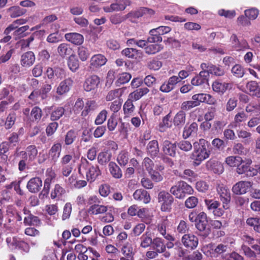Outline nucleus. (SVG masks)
<instances>
[{
	"label": "nucleus",
	"instance_id": "1",
	"mask_svg": "<svg viewBox=\"0 0 260 260\" xmlns=\"http://www.w3.org/2000/svg\"><path fill=\"white\" fill-rule=\"evenodd\" d=\"M208 146V142L203 139H200L199 142L194 143V150L191 155L194 165L199 166L209 157L210 151L207 149Z\"/></svg>",
	"mask_w": 260,
	"mask_h": 260
},
{
	"label": "nucleus",
	"instance_id": "2",
	"mask_svg": "<svg viewBox=\"0 0 260 260\" xmlns=\"http://www.w3.org/2000/svg\"><path fill=\"white\" fill-rule=\"evenodd\" d=\"M170 192L176 198L184 199L187 194H191L193 192L192 187L183 181H179L176 185L171 187Z\"/></svg>",
	"mask_w": 260,
	"mask_h": 260
},
{
	"label": "nucleus",
	"instance_id": "3",
	"mask_svg": "<svg viewBox=\"0 0 260 260\" xmlns=\"http://www.w3.org/2000/svg\"><path fill=\"white\" fill-rule=\"evenodd\" d=\"M158 200L161 204L162 211L168 212L171 210L174 198L169 192L165 191H160L158 195Z\"/></svg>",
	"mask_w": 260,
	"mask_h": 260
},
{
	"label": "nucleus",
	"instance_id": "4",
	"mask_svg": "<svg viewBox=\"0 0 260 260\" xmlns=\"http://www.w3.org/2000/svg\"><path fill=\"white\" fill-rule=\"evenodd\" d=\"M217 191L222 202L223 208L224 209H229L230 207L229 203L231 199L230 190L225 186L221 185L218 186Z\"/></svg>",
	"mask_w": 260,
	"mask_h": 260
},
{
	"label": "nucleus",
	"instance_id": "5",
	"mask_svg": "<svg viewBox=\"0 0 260 260\" xmlns=\"http://www.w3.org/2000/svg\"><path fill=\"white\" fill-rule=\"evenodd\" d=\"M205 203L208 210L213 213L214 216L220 217L223 215L224 210L223 207H219L220 203L213 200H205Z\"/></svg>",
	"mask_w": 260,
	"mask_h": 260
},
{
	"label": "nucleus",
	"instance_id": "6",
	"mask_svg": "<svg viewBox=\"0 0 260 260\" xmlns=\"http://www.w3.org/2000/svg\"><path fill=\"white\" fill-rule=\"evenodd\" d=\"M47 78L51 81H55L65 77L66 73L63 69L58 67L48 68L46 72Z\"/></svg>",
	"mask_w": 260,
	"mask_h": 260
},
{
	"label": "nucleus",
	"instance_id": "7",
	"mask_svg": "<svg viewBox=\"0 0 260 260\" xmlns=\"http://www.w3.org/2000/svg\"><path fill=\"white\" fill-rule=\"evenodd\" d=\"M252 185V183L251 182L240 181L233 185L232 190L235 194H244L247 192Z\"/></svg>",
	"mask_w": 260,
	"mask_h": 260
},
{
	"label": "nucleus",
	"instance_id": "8",
	"mask_svg": "<svg viewBox=\"0 0 260 260\" xmlns=\"http://www.w3.org/2000/svg\"><path fill=\"white\" fill-rule=\"evenodd\" d=\"M100 82V78L96 75L88 77L84 82L83 87L85 91H91L97 89Z\"/></svg>",
	"mask_w": 260,
	"mask_h": 260
},
{
	"label": "nucleus",
	"instance_id": "9",
	"mask_svg": "<svg viewBox=\"0 0 260 260\" xmlns=\"http://www.w3.org/2000/svg\"><path fill=\"white\" fill-rule=\"evenodd\" d=\"M230 40L232 47L236 51H242L249 48V46L245 40L240 41L235 34L231 36Z\"/></svg>",
	"mask_w": 260,
	"mask_h": 260
},
{
	"label": "nucleus",
	"instance_id": "10",
	"mask_svg": "<svg viewBox=\"0 0 260 260\" xmlns=\"http://www.w3.org/2000/svg\"><path fill=\"white\" fill-rule=\"evenodd\" d=\"M107 61V58L102 54L94 55L90 58L89 67L92 70L98 69L105 65Z\"/></svg>",
	"mask_w": 260,
	"mask_h": 260
},
{
	"label": "nucleus",
	"instance_id": "11",
	"mask_svg": "<svg viewBox=\"0 0 260 260\" xmlns=\"http://www.w3.org/2000/svg\"><path fill=\"white\" fill-rule=\"evenodd\" d=\"M182 242L185 247L193 249L198 245V238L193 234H185L182 238Z\"/></svg>",
	"mask_w": 260,
	"mask_h": 260
},
{
	"label": "nucleus",
	"instance_id": "12",
	"mask_svg": "<svg viewBox=\"0 0 260 260\" xmlns=\"http://www.w3.org/2000/svg\"><path fill=\"white\" fill-rule=\"evenodd\" d=\"M162 150L166 155L174 157L176 155V145L168 140H163L161 143Z\"/></svg>",
	"mask_w": 260,
	"mask_h": 260
},
{
	"label": "nucleus",
	"instance_id": "13",
	"mask_svg": "<svg viewBox=\"0 0 260 260\" xmlns=\"http://www.w3.org/2000/svg\"><path fill=\"white\" fill-rule=\"evenodd\" d=\"M192 100L198 102V106L201 103H206L209 105H215L216 100L210 94L206 93H198L192 95Z\"/></svg>",
	"mask_w": 260,
	"mask_h": 260
},
{
	"label": "nucleus",
	"instance_id": "14",
	"mask_svg": "<svg viewBox=\"0 0 260 260\" xmlns=\"http://www.w3.org/2000/svg\"><path fill=\"white\" fill-rule=\"evenodd\" d=\"M73 83V80L68 78L60 82L56 88V93L59 95H62L68 92Z\"/></svg>",
	"mask_w": 260,
	"mask_h": 260
},
{
	"label": "nucleus",
	"instance_id": "15",
	"mask_svg": "<svg viewBox=\"0 0 260 260\" xmlns=\"http://www.w3.org/2000/svg\"><path fill=\"white\" fill-rule=\"evenodd\" d=\"M201 68L205 70L209 74H214L216 76H222L224 74V71L222 67L216 66L213 64H209L206 63H202L201 64Z\"/></svg>",
	"mask_w": 260,
	"mask_h": 260
},
{
	"label": "nucleus",
	"instance_id": "16",
	"mask_svg": "<svg viewBox=\"0 0 260 260\" xmlns=\"http://www.w3.org/2000/svg\"><path fill=\"white\" fill-rule=\"evenodd\" d=\"M35 60L36 57L34 52L28 51L21 55L20 63L22 67L28 68L34 64Z\"/></svg>",
	"mask_w": 260,
	"mask_h": 260
},
{
	"label": "nucleus",
	"instance_id": "17",
	"mask_svg": "<svg viewBox=\"0 0 260 260\" xmlns=\"http://www.w3.org/2000/svg\"><path fill=\"white\" fill-rule=\"evenodd\" d=\"M121 53L127 58L136 60H140L143 56L140 50L133 48H126L122 51Z\"/></svg>",
	"mask_w": 260,
	"mask_h": 260
},
{
	"label": "nucleus",
	"instance_id": "18",
	"mask_svg": "<svg viewBox=\"0 0 260 260\" xmlns=\"http://www.w3.org/2000/svg\"><path fill=\"white\" fill-rule=\"evenodd\" d=\"M42 186V180L39 177L30 179L27 184V188L32 193L38 192Z\"/></svg>",
	"mask_w": 260,
	"mask_h": 260
},
{
	"label": "nucleus",
	"instance_id": "19",
	"mask_svg": "<svg viewBox=\"0 0 260 260\" xmlns=\"http://www.w3.org/2000/svg\"><path fill=\"white\" fill-rule=\"evenodd\" d=\"M101 175V171L97 165L89 166L86 172V179L90 182H93Z\"/></svg>",
	"mask_w": 260,
	"mask_h": 260
},
{
	"label": "nucleus",
	"instance_id": "20",
	"mask_svg": "<svg viewBox=\"0 0 260 260\" xmlns=\"http://www.w3.org/2000/svg\"><path fill=\"white\" fill-rule=\"evenodd\" d=\"M208 81V73L206 70L200 72L199 75L192 79L191 83L192 85L199 86Z\"/></svg>",
	"mask_w": 260,
	"mask_h": 260
},
{
	"label": "nucleus",
	"instance_id": "21",
	"mask_svg": "<svg viewBox=\"0 0 260 260\" xmlns=\"http://www.w3.org/2000/svg\"><path fill=\"white\" fill-rule=\"evenodd\" d=\"M64 38L68 42L76 45H80L84 42L83 36L79 33H68L65 35Z\"/></svg>",
	"mask_w": 260,
	"mask_h": 260
},
{
	"label": "nucleus",
	"instance_id": "22",
	"mask_svg": "<svg viewBox=\"0 0 260 260\" xmlns=\"http://www.w3.org/2000/svg\"><path fill=\"white\" fill-rule=\"evenodd\" d=\"M62 146L59 143L54 144L49 152V158L51 161L56 162L60 155Z\"/></svg>",
	"mask_w": 260,
	"mask_h": 260
},
{
	"label": "nucleus",
	"instance_id": "23",
	"mask_svg": "<svg viewBox=\"0 0 260 260\" xmlns=\"http://www.w3.org/2000/svg\"><path fill=\"white\" fill-rule=\"evenodd\" d=\"M133 197L135 200L141 201L145 204L148 203L150 201L149 194L143 189L136 190L133 193Z\"/></svg>",
	"mask_w": 260,
	"mask_h": 260
},
{
	"label": "nucleus",
	"instance_id": "24",
	"mask_svg": "<svg viewBox=\"0 0 260 260\" xmlns=\"http://www.w3.org/2000/svg\"><path fill=\"white\" fill-rule=\"evenodd\" d=\"M207 224V214L204 212L199 213L196 224V226L197 229L200 231H204L206 229Z\"/></svg>",
	"mask_w": 260,
	"mask_h": 260
},
{
	"label": "nucleus",
	"instance_id": "25",
	"mask_svg": "<svg viewBox=\"0 0 260 260\" xmlns=\"http://www.w3.org/2000/svg\"><path fill=\"white\" fill-rule=\"evenodd\" d=\"M246 87L250 94L257 97L260 96V86L257 82L255 81L248 82Z\"/></svg>",
	"mask_w": 260,
	"mask_h": 260
},
{
	"label": "nucleus",
	"instance_id": "26",
	"mask_svg": "<svg viewBox=\"0 0 260 260\" xmlns=\"http://www.w3.org/2000/svg\"><path fill=\"white\" fill-rule=\"evenodd\" d=\"M229 86V83L222 82L219 80L215 81L212 85L213 91L219 94L224 93L228 88Z\"/></svg>",
	"mask_w": 260,
	"mask_h": 260
},
{
	"label": "nucleus",
	"instance_id": "27",
	"mask_svg": "<svg viewBox=\"0 0 260 260\" xmlns=\"http://www.w3.org/2000/svg\"><path fill=\"white\" fill-rule=\"evenodd\" d=\"M111 157L112 153L110 151L105 148L98 154V160L99 164L105 165L111 160Z\"/></svg>",
	"mask_w": 260,
	"mask_h": 260
},
{
	"label": "nucleus",
	"instance_id": "28",
	"mask_svg": "<svg viewBox=\"0 0 260 260\" xmlns=\"http://www.w3.org/2000/svg\"><path fill=\"white\" fill-rule=\"evenodd\" d=\"M147 152L152 156H155L159 149L157 141L154 140L150 141L147 146Z\"/></svg>",
	"mask_w": 260,
	"mask_h": 260
},
{
	"label": "nucleus",
	"instance_id": "29",
	"mask_svg": "<svg viewBox=\"0 0 260 260\" xmlns=\"http://www.w3.org/2000/svg\"><path fill=\"white\" fill-rule=\"evenodd\" d=\"M186 120V114L183 111H179L175 115L173 119V123L175 126H183Z\"/></svg>",
	"mask_w": 260,
	"mask_h": 260
},
{
	"label": "nucleus",
	"instance_id": "30",
	"mask_svg": "<svg viewBox=\"0 0 260 260\" xmlns=\"http://www.w3.org/2000/svg\"><path fill=\"white\" fill-rule=\"evenodd\" d=\"M98 108V104L95 101L88 100L85 104L84 110L82 111L81 115L86 116L89 112L95 110Z\"/></svg>",
	"mask_w": 260,
	"mask_h": 260
},
{
	"label": "nucleus",
	"instance_id": "31",
	"mask_svg": "<svg viewBox=\"0 0 260 260\" xmlns=\"http://www.w3.org/2000/svg\"><path fill=\"white\" fill-rule=\"evenodd\" d=\"M57 52L61 57H65L67 55H71L72 49L70 45L67 43H61L57 47Z\"/></svg>",
	"mask_w": 260,
	"mask_h": 260
},
{
	"label": "nucleus",
	"instance_id": "32",
	"mask_svg": "<svg viewBox=\"0 0 260 260\" xmlns=\"http://www.w3.org/2000/svg\"><path fill=\"white\" fill-rule=\"evenodd\" d=\"M152 244L153 249L158 253H162L166 250V245L161 238L157 237L153 239Z\"/></svg>",
	"mask_w": 260,
	"mask_h": 260
},
{
	"label": "nucleus",
	"instance_id": "33",
	"mask_svg": "<svg viewBox=\"0 0 260 260\" xmlns=\"http://www.w3.org/2000/svg\"><path fill=\"white\" fill-rule=\"evenodd\" d=\"M135 109L133 101L128 99L123 106V110L125 116L129 117L132 115Z\"/></svg>",
	"mask_w": 260,
	"mask_h": 260
},
{
	"label": "nucleus",
	"instance_id": "34",
	"mask_svg": "<svg viewBox=\"0 0 260 260\" xmlns=\"http://www.w3.org/2000/svg\"><path fill=\"white\" fill-rule=\"evenodd\" d=\"M23 223L25 225L38 226L41 224V222L38 217L28 214L24 217Z\"/></svg>",
	"mask_w": 260,
	"mask_h": 260
},
{
	"label": "nucleus",
	"instance_id": "35",
	"mask_svg": "<svg viewBox=\"0 0 260 260\" xmlns=\"http://www.w3.org/2000/svg\"><path fill=\"white\" fill-rule=\"evenodd\" d=\"M27 20L25 19H18L15 20L6 28L4 34L6 35H9L11 31L17 29L20 25L25 24Z\"/></svg>",
	"mask_w": 260,
	"mask_h": 260
},
{
	"label": "nucleus",
	"instance_id": "36",
	"mask_svg": "<svg viewBox=\"0 0 260 260\" xmlns=\"http://www.w3.org/2000/svg\"><path fill=\"white\" fill-rule=\"evenodd\" d=\"M109 169L110 173L115 178L119 179L122 177V172L120 168L114 162H110L109 164Z\"/></svg>",
	"mask_w": 260,
	"mask_h": 260
},
{
	"label": "nucleus",
	"instance_id": "37",
	"mask_svg": "<svg viewBox=\"0 0 260 260\" xmlns=\"http://www.w3.org/2000/svg\"><path fill=\"white\" fill-rule=\"evenodd\" d=\"M107 207L104 205L94 204L91 205L89 208V212L91 214L97 215L103 214L107 211Z\"/></svg>",
	"mask_w": 260,
	"mask_h": 260
},
{
	"label": "nucleus",
	"instance_id": "38",
	"mask_svg": "<svg viewBox=\"0 0 260 260\" xmlns=\"http://www.w3.org/2000/svg\"><path fill=\"white\" fill-rule=\"evenodd\" d=\"M198 130V124L196 122L192 123L189 126H185L183 132V136L184 138H188L192 134H196Z\"/></svg>",
	"mask_w": 260,
	"mask_h": 260
},
{
	"label": "nucleus",
	"instance_id": "39",
	"mask_svg": "<svg viewBox=\"0 0 260 260\" xmlns=\"http://www.w3.org/2000/svg\"><path fill=\"white\" fill-rule=\"evenodd\" d=\"M140 239L141 241L140 246L142 248H147L152 244L153 240L151 238V234L148 232L143 234Z\"/></svg>",
	"mask_w": 260,
	"mask_h": 260
},
{
	"label": "nucleus",
	"instance_id": "40",
	"mask_svg": "<svg viewBox=\"0 0 260 260\" xmlns=\"http://www.w3.org/2000/svg\"><path fill=\"white\" fill-rule=\"evenodd\" d=\"M68 66L72 72H76L79 67L78 59L74 54L71 55L68 60Z\"/></svg>",
	"mask_w": 260,
	"mask_h": 260
},
{
	"label": "nucleus",
	"instance_id": "41",
	"mask_svg": "<svg viewBox=\"0 0 260 260\" xmlns=\"http://www.w3.org/2000/svg\"><path fill=\"white\" fill-rule=\"evenodd\" d=\"M77 55L82 61H86L90 56V52L88 49L84 46H80L77 49Z\"/></svg>",
	"mask_w": 260,
	"mask_h": 260
},
{
	"label": "nucleus",
	"instance_id": "42",
	"mask_svg": "<svg viewBox=\"0 0 260 260\" xmlns=\"http://www.w3.org/2000/svg\"><path fill=\"white\" fill-rule=\"evenodd\" d=\"M78 134L75 131L71 129L64 136V143L67 145L72 144L76 140Z\"/></svg>",
	"mask_w": 260,
	"mask_h": 260
},
{
	"label": "nucleus",
	"instance_id": "43",
	"mask_svg": "<svg viewBox=\"0 0 260 260\" xmlns=\"http://www.w3.org/2000/svg\"><path fill=\"white\" fill-rule=\"evenodd\" d=\"M123 90L120 88L110 90L106 96V100L108 102L112 101L116 98L120 97L123 93Z\"/></svg>",
	"mask_w": 260,
	"mask_h": 260
},
{
	"label": "nucleus",
	"instance_id": "44",
	"mask_svg": "<svg viewBox=\"0 0 260 260\" xmlns=\"http://www.w3.org/2000/svg\"><path fill=\"white\" fill-rule=\"evenodd\" d=\"M64 189L59 184H56L54 189L52 190L51 193V198L52 199H60L62 196L65 193Z\"/></svg>",
	"mask_w": 260,
	"mask_h": 260
},
{
	"label": "nucleus",
	"instance_id": "45",
	"mask_svg": "<svg viewBox=\"0 0 260 260\" xmlns=\"http://www.w3.org/2000/svg\"><path fill=\"white\" fill-rule=\"evenodd\" d=\"M163 49V46L160 44H150L145 48V53L149 55L155 54Z\"/></svg>",
	"mask_w": 260,
	"mask_h": 260
},
{
	"label": "nucleus",
	"instance_id": "46",
	"mask_svg": "<svg viewBox=\"0 0 260 260\" xmlns=\"http://www.w3.org/2000/svg\"><path fill=\"white\" fill-rule=\"evenodd\" d=\"M251 162L250 160L246 162L242 159V162H240V164L237 167V172L239 174H245L246 175Z\"/></svg>",
	"mask_w": 260,
	"mask_h": 260
},
{
	"label": "nucleus",
	"instance_id": "47",
	"mask_svg": "<svg viewBox=\"0 0 260 260\" xmlns=\"http://www.w3.org/2000/svg\"><path fill=\"white\" fill-rule=\"evenodd\" d=\"M226 164L231 167H237L240 162H242V158L240 156H230L225 158Z\"/></svg>",
	"mask_w": 260,
	"mask_h": 260
},
{
	"label": "nucleus",
	"instance_id": "48",
	"mask_svg": "<svg viewBox=\"0 0 260 260\" xmlns=\"http://www.w3.org/2000/svg\"><path fill=\"white\" fill-rule=\"evenodd\" d=\"M170 113H169L163 118L162 121L159 124V131L160 132H163L167 128L171 126V122L170 120Z\"/></svg>",
	"mask_w": 260,
	"mask_h": 260
},
{
	"label": "nucleus",
	"instance_id": "49",
	"mask_svg": "<svg viewBox=\"0 0 260 260\" xmlns=\"http://www.w3.org/2000/svg\"><path fill=\"white\" fill-rule=\"evenodd\" d=\"M129 160L128 153L125 151H121L118 155L117 161L121 166H125Z\"/></svg>",
	"mask_w": 260,
	"mask_h": 260
},
{
	"label": "nucleus",
	"instance_id": "50",
	"mask_svg": "<svg viewBox=\"0 0 260 260\" xmlns=\"http://www.w3.org/2000/svg\"><path fill=\"white\" fill-rule=\"evenodd\" d=\"M197 174L190 169H185L181 177L183 179L187 180L188 181L192 182L194 181L197 178Z\"/></svg>",
	"mask_w": 260,
	"mask_h": 260
},
{
	"label": "nucleus",
	"instance_id": "51",
	"mask_svg": "<svg viewBox=\"0 0 260 260\" xmlns=\"http://www.w3.org/2000/svg\"><path fill=\"white\" fill-rule=\"evenodd\" d=\"M248 225L253 226L254 230L260 233V217H251L246 220Z\"/></svg>",
	"mask_w": 260,
	"mask_h": 260
},
{
	"label": "nucleus",
	"instance_id": "52",
	"mask_svg": "<svg viewBox=\"0 0 260 260\" xmlns=\"http://www.w3.org/2000/svg\"><path fill=\"white\" fill-rule=\"evenodd\" d=\"M259 11L255 8H251L244 11V14L250 20H255L258 16Z\"/></svg>",
	"mask_w": 260,
	"mask_h": 260
},
{
	"label": "nucleus",
	"instance_id": "53",
	"mask_svg": "<svg viewBox=\"0 0 260 260\" xmlns=\"http://www.w3.org/2000/svg\"><path fill=\"white\" fill-rule=\"evenodd\" d=\"M231 72L233 75L237 78H242L245 74L244 68L239 64L234 65L231 69Z\"/></svg>",
	"mask_w": 260,
	"mask_h": 260
},
{
	"label": "nucleus",
	"instance_id": "54",
	"mask_svg": "<svg viewBox=\"0 0 260 260\" xmlns=\"http://www.w3.org/2000/svg\"><path fill=\"white\" fill-rule=\"evenodd\" d=\"M247 118V115L244 111L239 112L237 113L234 117L233 124L235 127L237 126L243 121H245Z\"/></svg>",
	"mask_w": 260,
	"mask_h": 260
},
{
	"label": "nucleus",
	"instance_id": "55",
	"mask_svg": "<svg viewBox=\"0 0 260 260\" xmlns=\"http://www.w3.org/2000/svg\"><path fill=\"white\" fill-rule=\"evenodd\" d=\"M170 222L166 217L162 219V221L157 225V231L162 236L166 235L167 227L169 226Z\"/></svg>",
	"mask_w": 260,
	"mask_h": 260
},
{
	"label": "nucleus",
	"instance_id": "56",
	"mask_svg": "<svg viewBox=\"0 0 260 260\" xmlns=\"http://www.w3.org/2000/svg\"><path fill=\"white\" fill-rule=\"evenodd\" d=\"M29 28L28 25H24L20 27H18L13 32V36L16 40L19 39L25 36V31Z\"/></svg>",
	"mask_w": 260,
	"mask_h": 260
},
{
	"label": "nucleus",
	"instance_id": "57",
	"mask_svg": "<svg viewBox=\"0 0 260 260\" xmlns=\"http://www.w3.org/2000/svg\"><path fill=\"white\" fill-rule=\"evenodd\" d=\"M211 164V167L214 173L220 174L224 171L223 165L219 162L216 161H209Z\"/></svg>",
	"mask_w": 260,
	"mask_h": 260
},
{
	"label": "nucleus",
	"instance_id": "58",
	"mask_svg": "<svg viewBox=\"0 0 260 260\" xmlns=\"http://www.w3.org/2000/svg\"><path fill=\"white\" fill-rule=\"evenodd\" d=\"M108 112L106 110H102L96 116L94 120V123L96 125H101L103 124L106 120Z\"/></svg>",
	"mask_w": 260,
	"mask_h": 260
},
{
	"label": "nucleus",
	"instance_id": "59",
	"mask_svg": "<svg viewBox=\"0 0 260 260\" xmlns=\"http://www.w3.org/2000/svg\"><path fill=\"white\" fill-rule=\"evenodd\" d=\"M64 109L62 107H57L51 114V119L55 121L59 119L64 113Z\"/></svg>",
	"mask_w": 260,
	"mask_h": 260
},
{
	"label": "nucleus",
	"instance_id": "60",
	"mask_svg": "<svg viewBox=\"0 0 260 260\" xmlns=\"http://www.w3.org/2000/svg\"><path fill=\"white\" fill-rule=\"evenodd\" d=\"M16 116L15 113H10L7 116L4 123L5 127L6 129H10L14 124Z\"/></svg>",
	"mask_w": 260,
	"mask_h": 260
},
{
	"label": "nucleus",
	"instance_id": "61",
	"mask_svg": "<svg viewBox=\"0 0 260 260\" xmlns=\"http://www.w3.org/2000/svg\"><path fill=\"white\" fill-rule=\"evenodd\" d=\"M72 211V206L71 203H66L63 207L62 219L65 220L69 219Z\"/></svg>",
	"mask_w": 260,
	"mask_h": 260
},
{
	"label": "nucleus",
	"instance_id": "62",
	"mask_svg": "<svg viewBox=\"0 0 260 260\" xmlns=\"http://www.w3.org/2000/svg\"><path fill=\"white\" fill-rule=\"evenodd\" d=\"M30 115L32 120L38 122L42 116L41 109L38 107H34L31 110Z\"/></svg>",
	"mask_w": 260,
	"mask_h": 260
},
{
	"label": "nucleus",
	"instance_id": "63",
	"mask_svg": "<svg viewBox=\"0 0 260 260\" xmlns=\"http://www.w3.org/2000/svg\"><path fill=\"white\" fill-rule=\"evenodd\" d=\"M132 78V76L128 73H122L118 76L117 84H123L127 83Z\"/></svg>",
	"mask_w": 260,
	"mask_h": 260
},
{
	"label": "nucleus",
	"instance_id": "64",
	"mask_svg": "<svg viewBox=\"0 0 260 260\" xmlns=\"http://www.w3.org/2000/svg\"><path fill=\"white\" fill-rule=\"evenodd\" d=\"M26 151L28 154L29 160L32 161L35 159L38 154V150L35 145H29L26 149Z\"/></svg>",
	"mask_w": 260,
	"mask_h": 260
}]
</instances>
